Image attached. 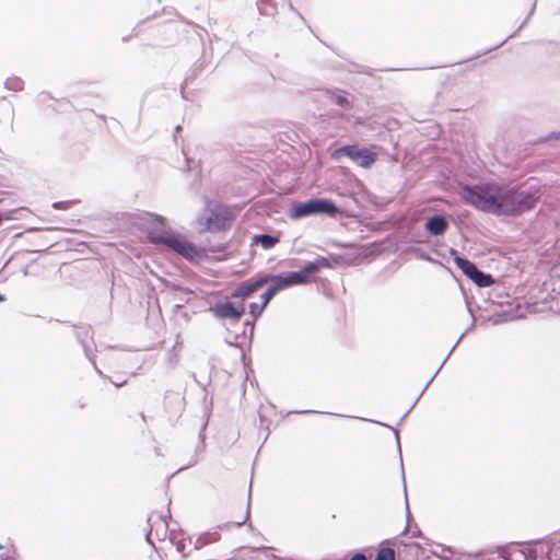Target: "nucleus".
<instances>
[{
    "label": "nucleus",
    "mask_w": 560,
    "mask_h": 560,
    "mask_svg": "<svg viewBox=\"0 0 560 560\" xmlns=\"http://www.w3.org/2000/svg\"><path fill=\"white\" fill-rule=\"evenodd\" d=\"M12 84H13V89H15V90H19L22 86V83L19 80H13Z\"/></svg>",
    "instance_id": "nucleus-20"
},
{
    "label": "nucleus",
    "mask_w": 560,
    "mask_h": 560,
    "mask_svg": "<svg viewBox=\"0 0 560 560\" xmlns=\"http://www.w3.org/2000/svg\"><path fill=\"white\" fill-rule=\"evenodd\" d=\"M540 198L539 190L526 191L504 186L501 215H516L532 210Z\"/></svg>",
    "instance_id": "nucleus-3"
},
{
    "label": "nucleus",
    "mask_w": 560,
    "mask_h": 560,
    "mask_svg": "<svg viewBox=\"0 0 560 560\" xmlns=\"http://www.w3.org/2000/svg\"><path fill=\"white\" fill-rule=\"evenodd\" d=\"M350 560H366L363 553H355Z\"/></svg>",
    "instance_id": "nucleus-19"
},
{
    "label": "nucleus",
    "mask_w": 560,
    "mask_h": 560,
    "mask_svg": "<svg viewBox=\"0 0 560 560\" xmlns=\"http://www.w3.org/2000/svg\"><path fill=\"white\" fill-rule=\"evenodd\" d=\"M335 103L340 107H346V108L351 107L350 102L348 101V98L345 95H336Z\"/></svg>",
    "instance_id": "nucleus-17"
},
{
    "label": "nucleus",
    "mask_w": 560,
    "mask_h": 560,
    "mask_svg": "<svg viewBox=\"0 0 560 560\" xmlns=\"http://www.w3.org/2000/svg\"><path fill=\"white\" fill-rule=\"evenodd\" d=\"M497 558H498V560H506V559H505V557H504V556H502V555H498V557H497Z\"/></svg>",
    "instance_id": "nucleus-21"
},
{
    "label": "nucleus",
    "mask_w": 560,
    "mask_h": 560,
    "mask_svg": "<svg viewBox=\"0 0 560 560\" xmlns=\"http://www.w3.org/2000/svg\"><path fill=\"white\" fill-rule=\"evenodd\" d=\"M455 265L477 285L488 287L493 283V279L490 275H486L480 271L474 262L466 258L456 257L454 259Z\"/></svg>",
    "instance_id": "nucleus-8"
},
{
    "label": "nucleus",
    "mask_w": 560,
    "mask_h": 560,
    "mask_svg": "<svg viewBox=\"0 0 560 560\" xmlns=\"http://www.w3.org/2000/svg\"><path fill=\"white\" fill-rule=\"evenodd\" d=\"M154 243H161L176 252L177 254L188 258L195 259L200 256V250L192 244L179 240L175 236H166V237H154L152 238Z\"/></svg>",
    "instance_id": "nucleus-7"
},
{
    "label": "nucleus",
    "mask_w": 560,
    "mask_h": 560,
    "mask_svg": "<svg viewBox=\"0 0 560 560\" xmlns=\"http://www.w3.org/2000/svg\"><path fill=\"white\" fill-rule=\"evenodd\" d=\"M278 242V237L268 234L256 235L254 237V243L260 244L265 249L272 248Z\"/></svg>",
    "instance_id": "nucleus-13"
},
{
    "label": "nucleus",
    "mask_w": 560,
    "mask_h": 560,
    "mask_svg": "<svg viewBox=\"0 0 560 560\" xmlns=\"http://www.w3.org/2000/svg\"><path fill=\"white\" fill-rule=\"evenodd\" d=\"M396 553L393 548L389 547L388 544H382L377 550V553L374 560H395Z\"/></svg>",
    "instance_id": "nucleus-12"
},
{
    "label": "nucleus",
    "mask_w": 560,
    "mask_h": 560,
    "mask_svg": "<svg viewBox=\"0 0 560 560\" xmlns=\"http://www.w3.org/2000/svg\"><path fill=\"white\" fill-rule=\"evenodd\" d=\"M2 549H7L4 560H13L14 559L15 550L12 545H10L8 547L0 545V550H2Z\"/></svg>",
    "instance_id": "nucleus-18"
},
{
    "label": "nucleus",
    "mask_w": 560,
    "mask_h": 560,
    "mask_svg": "<svg viewBox=\"0 0 560 560\" xmlns=\"http://www.w3.org/2000/svg\"><path fill=\"white\" fill-rule=\"evenodd\" d=\"M235 217L233 209L228 206L218 205L211 209L210 215L205 220L202 231H225L232 226Z\"/></svg>",
    "instance_id": "nucleus-5"
},
{
    "label": "nucleus",
    "mask_w": 560,
    "mask_h": 560,
    "mask_svg": "<svg viewBox=\"0 0 560 560\" xmlns=\"http://www.w3.org/2000/svg\"><path fill=\"white\" fill-rule=\"evenodd\" d=\"M4 299L2 296V294L0 293V302H2Z\"/></svg>",
    "instance_id": "nucleus-22"
},
{
    "label": "nucleus",
    "mask_w": 560,
    "mask_h": 560,
    "mask_svg": "<svg viewBox=\"0 0 560 560\" xmlns=\"http://www.w3.org/2000/svg\"><path fill=\"white\" fill-rule=\"evenodd\" d=\"M504 186L497 183H482L475 186H463L459 192L462 200L478 210L501 215Z\"/></svg>",
    "instance_id": "nucleus-1"
},
{
    "label": "nucleus",
    "mask_w": 560,
    "mask_h": 560,
    "mask_svg": "<svg viewBox=\"0 0 560 560\" xmlns=\"http://www.w3.org/2000/svg\"><path fill=\"white\" fill-rule=\"evenodd\" d=\"M265 284H267V280H262V277L255 280L245 281L232 293V298H248L261 289Z\"/></svg>",
    "instance_id": "nucleus-9"
},
{
    "label": "nucleus",
    "mask_w": 560,
    "mask_h": 560,
    "mask_svg": "<svg viewBox=\"0 0 560 560\" xmlns=\"http://www.w3.org/2000/svg\"><path fill=\"white\" fill-rule=\"evenodd\" d=\"M341 156H348L363 168L371 167L377 159V154L375 152H372L366 148L360 149L354 144L338 148L331 153V158L335 160H338Z\"/></svg>",
    "instance_id": "nucleus-6"
},
{
    "label": "nucleus",
    "mask_w": 560,
    "mask_h": 560,
    "mask_svg": "<svg viewBox=\"0 0 560 560\" xmlns=\"http://www.w3.org/2000/svg\"><path fill=\"white\" fill-rule=\"evenodd\" d=\"M74 205L72 200L58 201L52 203V208L56 210H68Z\"/></svg>",
    "instance_id": "nucleus-15"
},
{
    "label": "nucleus",
    "mask_w": 560,
    "mask_h": 560,
    "mask_svg": "<svg viewBox=\"0 0 560 560\" xmlns=\"http://www.w3.org/2000/svg\"><path fill=\"white\" fill-rule=\"evenodd\" d=\"M448 228V222L443 215H434L425 223V230L430 235H443Z\"/></svg>",
    "instance_id": "nucleus-11"
},
{
    "label": "nucleus",
    "mask_w": 560,
    "mask_h": 560,
    "mask_svg": "<svg viewBox=\"0 0 560 560\" xmlns=\"http://www.w3.org/2000/svg\"><path fill=\"white\" fill-rule=\"evenodd\" d=\"M264 310H265V307L261 304H258V303L249 304V313L254 318L259 317L262 314Z\"/></svg>",
    "instance_id": "nucleus-14"
},
{
    "label": "nucleus",
    "mask_w": 560,
    "mask_h": 560,
    "mask_svg": "<svg viewBox=\"0 0 560 560\" xmlns=\"http://www.w3.org/2000/svg\"><path fill=\"white\" fill-rule=\"evenodd\" d=\"M213 314L219 318H233L240 320L244 314V307H235L232 303L226 302L218 304L213 310Z\"/></svg>",
    "instance_id": "nucleus-10"
},
{
    "label": "nucleus",
    "mask_w": 560,
    "mask_h": 560,
    "mask_svg": "<svg viewBox=\"0 0 560 560\" xmlns=\"http://www.w3.org/2000/svg\"><path fill=\"white\" fill-rule=\"evenodd\" d=\"M2 221V215L0 214V222Z\"/></svg>",
    "instance_id": "nucleus-23"
},
{
    "label": "nucleus",
    "mask_w": 560,
    "mask_h": 560,
    "mask_svg": "<svg viewBox=\"0 0 560 560\" xmlns=\"http://www.w3.org/2000/svg\"><path fill=\"white\" fill-rule=\"evenodd\" d=\"M316 213H325L334 218L339 213V209L329 199H312L306 202L295 205L291 217L300 219Z\"/></svg>",
    "instance_id": "nucleus-4"
},
{
    "label": "nucleus",
    "mask_w": 560,
    "mask_h": 560,
    "mask_svg": "<svg viewBox=\"0 0 560 560\" xmlns=\"http://www.w3.org/2000/svg\"><path fill=\"white\" fill-rule=\"evenodd\" d=\"M276 295V293L273 292V290H271L270 288L261 295V305H264V307H266L268 305V303L270 302V300Z\"/></svg>",
    "instance_id": "nucleus-16"
},
{
    "label": "nucleus",
    "mask_w": 560,
    "mask_h": 560,
    "mask_svg": "<svg viewBox=\"0 0 560 560\" xmlns=\"http://www.w3.org/2000/svg\"><path fill=\"white\" fill-rule=\"evenodd\" d=\"M329 261L325 257H319L315 261L307 264L303 269L291 272L285 277L282 276H264L262 280L271 283L270 289L277 292L299 284H305L312 281L311 276L316 273L322 268H328Z\"/></svg>",
    "instance_id": "nucleus-2"
}]
</instances>
